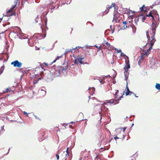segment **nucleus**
Masks as SVG:
<instances>
[{
	"mask_svg": "<svg viewBox=\"0 0 160 160\" xmlns=\"http://www.w3.org/2000/svg\"><path fill=\"white\" fill-rule=\"evenodd\" d=\"M45 135V134H42L41 136L40 137H41V139H40V138H39L38 140L40 142H41L43 140L45 139V138H44V136Z\"/></svg>",
	"mask_w": 160,
	"mask_h": 160,
	"instance_id": "obj_27",
	"label": "nucleus"
},
{
	"mask_svg": "<svg viewBox=\"0 0 160 160\" xmlns=\"http://www.w3.org/2000/svg\"><path fill=\"white\" fill-rule=\"evenodd\" d=\"M127 90L125 92L126 95V96L129 95V94H130V91L129 90V89L128 88V87L127 85Z\"/></svg>",
	"mask_w": 160,
	"mask_h": 160,
	"instance_id": "obj_24",
	"label": "nucleus"
},
{
	"mask_svg": "<svg viewBox=\"0 0 160 160\" xmlns=\"http://www.w3.org/2000/svg\"><path fill=\"white\" fill-rule=\"evenodd\" d=\"M57 60L56 59H55L51 63V64H52L53 63L55 62Z\"/></svg>",
	"mask_w": 160,
	"mask_h": 160,
	"instance_id": "obj_55",
	"label": "nucleus"
},
{
	"mask_svg": "<svg viewBox=\"0 0 160 160\" xmlns=\"http://www.w3.org/2000/svg\"><path fill=\"white\" fill-rule=\"evenodd\" d=\"M142 51L143 52H144L145 53H143L142 54V55H143V56H144V55H146L147 56H148V53H147V52H145V51H144V50H143Z\"/></svg>",
	"mask_w": 160,
	"mask_h": 160,
	"instance_id": "obj_40",
	"label": "nucleus"
},
{
	"mask_svg": "<svg viewBox=\"0 0 160 160\" xmlns=\"http://www.w3.org/2000/svg\"><path fill=\"white\" fill-rule=\"evenodd\" d=\"M121 56H126L127 58H128V57L127 56H126V55H124L123 52H121Z\"/></svg>",
	"mask_w": 160,
	"mask_h": 160,
	"instance_id": "obj_53",
	"label": "nucleus"
},
{
	"mask_svg": "<svg viewBox=\"0 0 160 160\" xmlns=\"http://www.w3.org/2000/svg\"><path fill=\"white\" fill-rule=\"evenodd\" d=\"M154 44V43H150V47L149 48V49H147V51H145V52H147V53H148V55L150 53V51L152 49V47L153 45Z\"/></svg>",
	"mask_w": 160,
	"mask_h": 160,
	"instance_id": "obj_14",
	"label": "nucleus"
},
{
	"mask_svg": "<svg viewBox=\"0 0 160 160\" xmlns=\"http://www.w3.org/2000/svg\"><path fill=\"white\" fill-rule=\"evenodd\" d=\"M111 72L112 74V79L113 80L114 78L116 77L117 75V72L116 71H114L113 69H112L111 71Z\"/></svg>",
	"mask_w": 160,
	"mask_h": 160,
	"instance_id": "obj_13",
	"label": "nucleus"
},
{
	"mask_svg": "<svg viewBox=\"0 0 160 160\" xmlns=\"http://www.w3.org/2000/svg\"><path fill=\"white\" fill-rule=\"evenodd\" d=\"M10 148H9L8 149V152L6 153V155H7L8 154V153H9V152L10 151Z\"/></svg>",
	"mask_w": 160,
	"mask_h": 160,
	"instance_id": "obj_64",
	"label": "nucleus"
},
{
	"mask_svg": "<svg viewBox=\"0 0 160 160\" xmlns=\"http://www.w3.org/2000/svg\"><path fill=\"white\" fill-rule=\"evenodd\" d=\"M147 17H150V16H147V14L146 15L144 16H143L142 17V20L143 22H144V20H145V19H146V18Z\"/></svg>",
	"mask_w": 160,
	"mask_h": 160,
	"instance_id": "obj_33",
	"label": "nucleus"
},
{
	"mask_svg": "<svg viewBox=\"0 0 160 160\" xmlns=\"http://www.w3.org/2000/svg\"><path fill=\"white\" fill-rule=\"evenodd\" d=\"M110 32V30L107 29L104 32V35H109V33Z\"/></svg>",
	"mask_w": 160,
	"mask_h": 160,
	"instance_id": "obj_29",
	"label": "nucleus"
},
{
	"mask_svg": "<svg viewBox=\"0 0 160 160\" xmlns=\"http://www.w3.org/2000/svg\"><path fill=\"white\" fill-rule=\"evenodd\" d=\"M11 9H9L8 10V11H7L6 12V15L9 14L10 12H11Z\"/></svg>",
	"mask_w": 160,
	"mask_h": 160,
	"instance_id": "obj_44",
	"label": "nucleus"
},
{
	"mask_svg": "<svg viewBox=\"0 0 160 160\" xmlns=\"http://www.w3.org/2000/svg\"><path fill=\"white\" fill-rule=\"evenodd\" d=\"M59 4H60V5L62 6V5H61V4L62 5H64L65 4V3H64V2H63L62 1H61V2H60Z\"/></svg>",
	"mask_w": 160,
	"mask_h": 160,
	"instance_id": "obj_50",
	"label": "nucleus"
},
{
	"mask_svg": "<svg viewBox=\"0 0 160 160\" xmlns=\"http://www.w3.org/2000/svg\"><path fill=\"white\" fill-rule=\"evenodd\" d=\"M79 63L81 64H82L83 63V62L82 61L79 62Z\"/></svg>",
	"mask_w": 160,
	"mask_h": 160,
	"instance_id": "obj_58",
	"label": "nucleus"
},
{
	"mask_svg": "<svg viewBox=\"0 0 160 160\" xmlns=\"http://www.w3.org/2000/svg\"><path fill=\"white\" fill-rule=\"evenodd\" d=\"M118 90H115V92H114V91H112V93L114 95V98H117L118 97V95H117L118 93Z\"/></svg>",
	"mask_w": 160,
	"mask_h": 160,
	"instance_id": "obj_19",
	"label": "nucleus"
},
{
	"mask_svg": "<svg viewBox=\"0 0 160 160\" xmlns=\"http://www.w3.org/2000/svg\"><path fill=\"white\" fill-rule=\"evenodd\" d=\"M114 8V13L118 12V7L116 4L115 3H112V4L111 5V8Z\"/></svg>",
	"mask_w": 160,
	"mask_h": 160,
	"instance_id": "obj_9",
	"label": "nucleus"
},
{
	"mask_svg": "<svg viewBox=\"0 0 160 160\" xmlns=\"http://www.w3.org/2000/svg\"><path fill=\"white\" fill-rule=\"evenodd\" d=\"M69 148L68 147L66 150V153H67V152L68 153H69Z\"/></svg>",
	"mask_w": 160,
	"mask_h": 160,
	"instance_id": "obj_49",
	"label": "nucleus"
},
{
	"mask_svg": "<svg viewBox=\"0 0 160 160\" xmlns=\"http://www.w3.org/2000/svg\"><path fill=\"white\" fill-rule=\"evenodd\" d=\"M47 71H49V70H46L45 71L46 72L45 73L43 71H41V74H43L44 75L43 77H45V78H47L48 79H49L51 77H50L49 78L48 77L49 76V75L51 73H48V72Z\"/></svg>",
	"mask_w": 160,
	"mask_h": 160,
	"instance_id": "obj_10",
	"label": "nucleus"
},
{
	"mask_svg": "<svg viewBox=\"0 0 160 160\" xmlns=\"http://www.w3.org/2000/svg\"><path fill=\"white\" fill-rule=\"evenodd\" d=\"M144 58V57L143 56V55H142L140 56V60H143Z\"/></svg>",
	"mask_w": 160,
	"mask_h": 160,
	"instance_id": "obj_42",
	"label": "nucleus"
},
{
	"mask_svg": "<svg viewBox=\"0 0 160 160\" xmlns=\"http://www.w3.org/2000/svg\"><path fill=\"white\" fill-rule=\"evenodd\" d=\"M89 90V92L91 95H92L95 91V89L94 87L89 88L88 89Z\"/></svg>",
	"mask_w": 160,
	"mask_h": 160,
	"instance_id": "obj_15",
	"label": "nucleus"
},
{
	"mask_svg": "<svg viewBox=\"0 0 160 160\" xmlns=\"http://www.w3.org/2000/svg\"><path fill=\"white\" fill-rule=\"evenodd\" d=\"M110 103V100H107L102 104H98L94 106V109L97 112H98L100 115L101 114L102 112H107L109 111L108 108L109 107V104Z\"/></svg>",
	"mask_w": 160,
	"mask_h": 160,
	"instance_id": "obj_2",
	"label": "nucleus"
},
{
	"mask_svg": "<svg viewBox=\"0 0 160 160\" xmlns=\"http://www.w3.org/2000/svg\"><path fill=\"white\" fill-rule=\"evenodd\" d=\"M69 123L66 124L65 123H64L62 124V126L66 128V126Z\"/></svg>",
	"mask_w": 160,
	"mask_h": 160,
	"instance_id": "obj_52",
	"label": "nucleus"
},
{
	"mask_svg": "<svg viewBox=\"0 0 160 160\" xmlns=\"http://www.w3.org/2000/svg\"><path fill=\"white\" fill-rule=\"evenodd\" d=\"M120 20V14L118 12L114 13L113 19L112 21V22L116 23L119 22Z\"/></svg>",
	"mask_w": 160,
	"mask_h": 160,
	"instance_id": "obj_6",
	"label": "nucleus"
},
{
	"mask_svg": "<svg viewBox=\"0 0 160 160\" xmlns=\"http://www.w3.org/2000/svg\"><path fill=\"white\" fill-rule=\"evenodd\" d=\"M42 78H39L38 79L34 80L33 82V84H35L37 83Z\"/></svg>",
	"mask_w": 160,
	"mask_h": 160,
	"instance_id": "obj_23",
	"label": "nucleus"
},
{
	"mask_svg": "<svg viewBox=\"0 0 160 160\" xmlns=\"http://www.w3.org/2000/svg\"><path fill=\"white\" fill-rule=\"evenodd\" d=\"M4 69V65L2 66L0 68V75H1L3 72Z\"/></svg>",
	"mask_w": 160,
	"mask_h": 160,
	"instance_id": "obj_25",
	"label": "nucleus"
},
{
	"mask_svg": "<svg viewBox=\"0 0 160 160\" xmlns=\"http://www.w3.org/2000/svg\"><path fill=\"white\" fill-rule=\"evenodd\" d=\"M62 55H61L60 56H58L56 58V59L57 60H58L60 58L62 57Z\"/></svg>",
	"mask_w": 160,
	"mask_h": 160,
	"instance_id": "obj_51",
	"label": "nucleus"
},
{
	"mask_svg": "<svg viewBox=\"0 0 160 160\" xmlns=\"http://www.w3.org/2000/svg\"><path fill=\"white\" fill-rule=\"evenodd\" d=\"M108 77H110V75H108L107 76H103L102 78V80H104V82H103L102 81V80H99V82L101 83H102V84H103L105 82V80Z\"/></svg>",
	"mask_w": 160,
	"mask_h": 160,
	"instance_id": "obj_12",
	"label": "nucleus"
},
{
	"mask_svg": "<svg viewBox=\"0 0 160 160\" xmlns=\"http://www.w3.org/2000/svg\"><path fill=\"white\" fill-rule=\"evenodd\" d=\"M126 23H127L126 21H124L123 22V24H124V25H126Z\"/></svg>",
	"mask_w": 160,
	"mask_h": 160,
	"instance_id": "obj_63",
	"label": "nucleus"
},
{
	"mask_svg": "<svg viewBox=\"0 0 160 160\" xmlns=\"http://www.w3.org/2000/svg\"><path fill=\"white\" fill-rule=\"evenodd\" d=\"M69 123L72 124V125L74 124H75V122H71Z\"/></svg>",
	"mask_w": 160,
	"mask_h": 160,
	"instance_id": "obj_59",
	"label": "nucleus"
},
{
	"mask_svg": "<svg viewBox=\"0 0 160 160\" xmlns=\"http://www.w3.org/2000/svg\"><path fill=\"white\" fill-rule=\"evenodd\" d=\"M3 14V17H9L15 15L16 14V13L15 12H12L11 11L10 12L9 14H7V15H5L4 13Z\"/></svg>",
	"mask_w": 160,
	"mask_h": 160,
	"instance_id": "obj_18",
	"label": "nucleus"
},
{
	"mask_svg": "<svg viewBox=\"0 0 160 160\" xmlns=\"http://www.w3.org/2000/svg\"><path fill=\"white\" fill-rule=\"evenodd\" d=\"M60 5V4H57V5H56V6H57V8H56V9H58V8H59V6Z\"/></svg>",
	"mask_w": 160,
	"mask_h": 160,
	"instance_id": "obj_54",
	"label": "nucleus"
},
{
	"mask_svg": "<svg viewBox=\"0 0 160 160\" xmlns=\"http://www.w3.org/2000/svg\"><path fill=\"white\" fill-rule=\"evenodd\" d=\"M31 67H28V68H26L25 70L27 72H29V71L31 70Z\"/></svg>",
	"mask_w": 160,
	"mask_h": 160,
	"instance_id": "obj_39",
	"label": "nucleus"
},
{
	"mask_svg": "<svg viewBox=\"0 0 160 160\" xmlns=\"http://www.w3.org/2000/svg\"><path fill=\"white\" fill-rule=\"evenodd\" d=\"M23 113L26 116H28V113H27L25 111H23Z\"/></svg>",
	"mask_w": 160,
	"mask_h": 160,
	"instance_id": "obj_45",
	"label": "nucleus"
},
{
	"mask_svg": "<svg viewBox=\"0 0 160 160\" xmlns=\"http://www.w3.org/2000/svg\"><path fill=\"white\" fill-rule=\"evenodd\" d=\"M103 45L105 46V47L104 48H105L106 47H110V43L108 42H107L106 41L104 40V42L103 43Z\"/></svg>",
	"mask_w": 160,
	"mask_h": 160,
	"instance_id": "obj_20",
	"label": "nucleus"
},
{
	"mask_svg": "<svg viewBox=\"0 0 160 160\" xmlns=\"http://www.w3.org/2000/svg\"><path fill=\"white\" fill-rule=\"evenodd\" d=\"M123 27L125 29L127 28V26L126 25H124Z\"/></svg>",
	"mask_w": 160,
	"mask_h": 160,
	"instance_id": "obj_60",
	"label": "nucleus"
},
{
	"mask_svg": "<svg viewBox=\"0 0 160 160\" xmlns=\"http://www.w3.org/2000/svg\"><path fill=\"white\" fill-rule=\"evenodd\" d=\"M65 62L62 64V66H58L57 67L53 66V67H52L49 71H47L48 73H51L49 75V76L48 78L51 77L53 75L58 77L59 76L61 72H63L64 71L65 72L68 66V61L67 62L66 65L65 66H64V65L65 64Z\"/></svg>",
	"mask_w": 160,
	"mask_h": 160,
	"instance_id": "obj_1",
	"label": "nucleus"
},
{
	"mask_svg": "<svg viewBox=\"0 0 160 160\" xmlns=\"http://www.w3.org/2000/svg\"><path fill=\"white\" fill-rule=\"evenodd\" d=\"M71 49H66L65 50V52L64 53V54H66L68 52H70V51H71Z\"/></svg>",
	"mask_w": 160,
	"mask_h": 160,
	"instance_id": "obj_32",
	"label": "nucleus"
},
{
	"mask_svg": "<svg viewBox=\"0 0 160 160\" xmlns=\"http://www.w3.org/2000/svg\"><path fill=\"white\" fill-rule=\"evenodd\" d=\"M93 47V46H88L87 45H86L85 46V48H86L92 49V48Z\"/></svg>",
	"mask_w": 160,
	"mask_h": 160,
	"instance_id": "obj_36",
	"label": "nucleus"
},
{
	"mask_svg": "<svg viewBox=\"0 0 160 160\" xmlns=\"http://www.w3.org/2000/svg\"><path fill=\"white\" fill-rule=\"evenodd\" d=\"M38 16H37V17L35 18V21L36 23H37L38 22Z\"/></svg>",
	"mask_w": 160,
	"mask_h": 160,
	"instance_id": "obj_41",
	"label": "nucleus"
},
{
	"mask_svg": "<svg viewBox=\"0 0 160 160\" xmlns=\"http://www.w3.org/2000/svg\"><path fill=\"white\" fill-rule=\"evenodd\" d=\"M123 98V95H122V96H121L119 98L118 100H120L121 99V98Z\"/></svg>",
	"mask_w": 160,
	"mask_h": 160,
	"instance_id": "obj_57",
	"label": "nucleus"
},
{
	"mask_svg": "<svg viewBox=\"0 0 160 160\" xmlns=\"http://www.w3.org/2000/svg\"><path fill=\"white\" fill-rule=\"evenodd\" d=\"M16 5H14V6H13V7H12L10 9H11V10L13 9V8L16 7Z\"/></svg>",
	"mask_w": 160,
	"mask_h": 160,
	"instance_id": "obj_56",
	"label": "nucleus"
},
{
	"mask_svg": "<svg viewBox=\"0 0 160 160\" xmlns=\"http://www.w3.org/2000/svg\"><path fill=\"white\" fill-rule=\"evenodd\" d=\"M130 68V65L128 62V64H127V66L124 68V69L125 71L124 72V74L125 76V79L126 80H127L128 78V69Z\"/></svg>",
	"mask_w": 160,
	"mask_h": 160,
	"instance_id": "obj_7",
	"label": "nucleus"
},
{
	"mask_svg": "<svg viewBox=\"0 0 160 160\" xmlns=\"http://www.w3.org/2000/svg\"><path fill=\"white\" fill-rule=\"evenodd\" d=\"M11 64L13 65L14 67L20 68L21 67L22 63L21 62H19L18 60H16L12 62Z\"/></svg>",
	"mask_w": 160,
	"mask_h": 160,
	"instance_id": "obj_8",
	"label": "nucleus"
},
{
	"mask_svg": "<svg viewBox=\"0 0 160 160\" xmlns=\"http://www.w3.org/2000/svg\"><path fill=\"white\" fill-rule=\"evenodd\" d=\"M55 8H56L55 6H52V7L50 8V12L51 13H52L53 12V11L52 10H54Z\"/></svg>",
	"mask_w": 160,
	"mask_h": 160,
	"instance_id": "obj_34",
	"label": "nucleus"
},
{
	"mask_svg": "<svg viewBox=\"0 0 160 160\" xmlns=\"http://www.w3.org/2000/svg\"><path fill=\"white\" fill-rule=\"evenodd\" d=\"M43 20L44 21L45 24V32L44 33V35H43L42 33H35L33 36L35 37V38H36V39H41L42 38H45L46 36V31L48 30V28L47 26L48 20L46 15H43Z\"/></svg>",
	"mask_w": 160,
	"mask_h": 160,
	"instance_id": "obj_4",
	"label": "nucleus"
},
{
	"mask_svg": "<svg viewBox=\"0 0 160 160\" xmlns=\"http://www.w3.org/2000/svg\"><path fill=\"white\" fill-rule=\"evenodd\" d=\"M156 88L158 90L160 91V84L157 83L155 86Z\"/></svg>",
	"mask_w": 160,
	"mask_h": 160,
	"instance_id": "obj_26",
	"label": "nucleus"
},
{
	"mask_svg": "<svg viewBox=\"0 0 160 160\" xmlns=\"http://www.w3.org/2000/svg\"><path fill=\"white\" fill-rule=\"evenodd\" d=\"M41 91H42L43 92V93L44 94V95H45L46 93V91H45L43 89H41Z\"/></svg>",
	"mask_w": 160,
	"mask_h": 160,
	"instance_id": "obj_47",
	"label": "nucleus"
},
{
	"mask_svg": "<svg viewBox=\"0 0 160 160\" xmlns=\"http://www.w3.org/2000/svg\"><path fill=\"white\" fill-rule=\"evenodd\" d=\"M40 0H35V2L36 3H38L39 2Z\"/></svg>",
	"mask_w": 160,
	"mask_h": 160,
	"instance_id": "obj_62",
	"label": "nucleus"
},
{
	"mask_svg": "<svg viewBox=\"0 0 160 160\" xmlns=\"http://www.w3.org/2000/svg\"><path fill=\"white\" fill-rule=\"evenodd\" d=\"M61 150V149H58V151L57 152V153L56 154V156L57 157V160H58L59 159V154H60V150Z\"/></svg>",
	"mask_w": 160,
	"mask_h": 160,
	"instance_id": "obj_22",
	"label": "nucleus"
},
{
	"mask_svg": "<svg viewBox=\"0 0 160 160\" xmlns=\"http://www.w3.org/2000/svg\"><path fill=\"white\" fill-rule=\"evenodd\" d=\"M132 94H134V93L133 92H132L130 91V94H129V95H131Z\"/></svg>",
	"mask_w": 160,
	"mask_h": 160,
	"instance_id": "obj_61",
	"label": "nucleus"
},
{
	"mask_svg": "<svg viewBox=\"0 0 160 160\" xmlns=\"http://www.w3.org/2000/svg\"><path fill=\"white\" fill-rule=\"evenodd\" d=\"M126 128V127H124V128H121L120 129L121 130H123V132H124L125 131V130Z\"/></svg>",
	"mask_w": 160,
	"mask_h": 160,
	"instance_id": "obj_46",
	"label": "nucleus"
},
{
	"mask_svg": "<svg viewBox=\"0 0 160 160\" xmlns=\"http://www.w3.org/2000/svg\"><path fill=\"white\" fill-rule=\"evenodd\" d=\"M94 46L98 48V51L99 50H100L101 47H102V45L100 46L99 47H98V46H97L96 45H94L93 47Z\"/></svg>",
	"mask_w": 160,
	"mask_h": 160,
	"instance_id": "obj_35",
	"label": "nucleus"
},
{
	"mask_svg": "<svg viewBox=\"0 0 160 160\" xmlns=\"http://www.w3.org/2000/svg\"><path fill=\"white\" fill-rule=\"evenodd\" d=\"M115 49V50H117V52L118 53H121L122 52V51L121 50H118V49H116V48H115L114 47L112 46H111V49L113 50L114 49Z\"/></svg>",
	"mask_w": 160,
	"mask_h": 160,
	"instance_id": "obj_28",
	"label": "nucleus"
},
{
	"mask_svg": "<svg viewBox=\"0 0 160 160\" xmlns=\"http://www.w3.org/2000/svg\"><path fill=\"white\" fill-rule=\"evenodd\" d=\"M157 24L153 22L152 28L148 29L146 32L147 37L148 40H150V43H154L156 39L154 38L155 34L156 28L157 27Z\"/></svg>",
	"mask_w": 160,
	"mask_h": 160,
	"instance_id": "obj_3",
	"label": "nucleus"
},
{
	"mask_svg": "<svg viewBox=\"0 0 160 160\" xmlns=\"http://www.w3.org/2000/svg\"><path fill=\"white\" fill-rule=\"evenodd\" d=\"M58 1V0H51V3L50 5H51L55 3Z\"/></svg>",
	"mask_w": 160,
	"mask_h": 160,
	"instance_id": "obj_30",
	"label": "nucleus"
},
{
	"mask_svg": "<svg viewBox=\"0 0 160 160\" xmlns=\"http://www.w3.org/2000/svg\"><path fill=\"white\" fill-rule=\"evenodd\" d=\"M74 62L75 64L78 65L79 63V61L78 58H77L75 59V60L74 61Z\"/></svg>",
	"mask_w": 160,
	"mask_h": 160,
	"instance_id": "obj_31",
	"label": "nucleus"
},
{
	"mask_svg": "<svg viewBox=\"0 0 160 160\" xmlns=\"http://www.w3.org/2000/svg\"><path fill=\"white\" fill-rule=\"evenodd\" d=\"M147 16H149L152 17V21L155 20L154 19V18H159V15L158 14L156 10H153L152 11H150L149 13L147 14Z\"/></svg>",
	"mask_w": 160,
	"mask_h": 160,
	"instance_id": "obj_5",
	"label": "nucleus"
},
{
	"mask_svg": "<svg viewBox=\"0 0 160 160\" xmlns=\"http://www.w3.org/2000/svg\"><path fill=\"white\" fill-rule=\"evenodd\" d=\"M25 35H26L25 34H23L22 33H19L17 34V35L18 37H19V38L20 39H26L27 38V37L24 36Z\"/></svg>",
	"mask_w": 160,
	"mask_h": 160,
	"instance_id": "obj_11",
	"label": "nucleus"
},
{
	"mask_svg": "<svg viewBox=\"0 0 160 160\" xmlns=\"http://www.w3.org/2000/svg\"><path fill=\"white\" fill-rule=\"evenodd\" d=\"M40 65L42 69H43L44 71L46 70L45 69H44L43 68L44 67H47L48 66V64L47 63L44 62L43 64H41V63H40Z\"/></svg>",
	"mask_w": 160,
	"mask_h": 160,
	"instance_id": "obj_17",
	"label": "nucleus"
},
{
	"mask_svg": "<svg viewBox=\"0 0 160 160\" xmlns=\"http://www.w3.org/2000/svg\"><path fill=\"white\" fill-rule=\"evenodd\" d=\"M140 9L141 11H144L145 12H147L146 8L145 6L144 5L140 8Z\"/></svg>",
	"mask_w": 160,
	"mask_h": 160,
	"instance_id": "obj_21",
	"label": "nucleus"
},
{
	"mask_svg": "<svg viewBox=\"0 0 160 160\" xmlns=\"http://www.w3.org/2000/svg\"><path fill=\"white\" fill-rule=\"evenodd\" d=\"M33 115L36 119L40 120V119L39 118H38L37 116L34 114H33Z\"/></svg>",
	"mask_w": 160,
	"mask_h": 160,
	"instance_id": "obj_48",
	"label": "nucleus"
},
{
	"mask_svg": "<svg viewBox=\"0 0 160 160\" xmlns=\"http://www.w3.org/2000/svg\"><path fill=\"white\" fill-rule=\"evenodd\" d=\"M78 60L79 62L82 61L84 59V58H80L79 57H78Z\"/></svg>",
	"mask_w": 160,
	"mask_h": 160,
	"instance_id": "obj_38",
	"label": "nucleus"
},
{
	"mask_svg": "<svg viewBox=\"0 0 160 160\" xmlns=\"http://www.w3.org/2000/svg\"><path fill=\"white\" fill-rule=\"evenodd\" d=\"M108 124H106L105 125V129L106 130V131H107L110 132V131H109V130L108 128Z\"/></svg>",
	"mask_w": 160,
	"mask_h": 160,
	"instance_id": "obj_37",
	"label": "nucleus"
},
{
	"mask_svg": "<svg viewBox=\"0 0 160 160\" xmlns=\"http://www.w3.org/2000/svg\"><path fill=\"white\" fill-rule=\"evenodd\" d=\"M110 9V6H109V5H107V9L108 11H107V10H106L105 11H104V12H103V13L102 14V16H103L104 15L107 14L108 13V12Z\"/></svg>",
	"mask_w": 160,
	"mask_h": 160,
	"instance_id": "obj_16",
	"label": "nucleus"
},
{
	"mask_svg": "<svg viewBox=\"0 0 160 160\" xmlns=\"http://www.w3.org/2000/svg\"><path fill=\"white\" fill-rule=\"evenodd\" d=\"M6 90L7 92H10V91H13V90H12L10 89V88H7L6 89Z\"/></svg>",
	"mask_w": 160,
	"mask_h": 160,
	"instance_id": "obj_43",
	"label": "nucleus"
}]
</instances>
